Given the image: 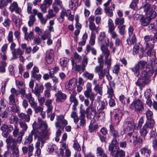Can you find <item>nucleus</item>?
I'll return each instance as SVG.
<instances>
[{
	"instance_id": "obj_33",
	"label": "nucleus",
	"mask_w": 157,
	"mask_h": 157,
	"mask_svg": "<svg viewBox=\"0 0 157 157\" xmlns=\"http://www.w3.org/2000/svg\"><path fill=\"white\" fill-rule=\"evenodd\" d=\"M102 89L103 86L102 85H100L99 84L96 85L94 88V91L96 92L97 94L98 93L101 95L102 94Z\"/></svg>"
},
{
	"instance_id": "obj_39",
	"label": "nucleus",
	"mask_w": 157,
	"mask_h": 157,
	"mask_svg": "<svg viewBox=\"0 0 157 157\" xmlns=\"http://www.w3.org/2000/svg\"><path fill=\"white\" fill-rule=\"evenodd\" d=\"M69 62V59L65 57L62 58L60 59V65L63 67H66Z\"/></svg>"
},
{
	"instance_id": "obj_14",
	"label": "nucleus",
	"mask_w": 157,
	"mask_h": 157,
	"mask_svg": "<svg viewBox=\"0 0 157 157\" xmlns=\"http://www.w3.org/2000/svg\"><path fill=\"white\" fill-rule=\"evenodd\" d=\"M10 10L11 12H15L16 13L18 14L21 16V9L20 8L17 2H13L11 3L9 7Z\"/></svg>"
},
{
	"instance_id": "obj_15",
	"label": "nucleus",
	"mask_w": 157,
	"mask_h": 157,
	"mask_svg": "<svg viewBox=\"0 0 157 157\" xmlns=\"http://www.w3.org/2000/svg\"><path fill=\"white\" fill-rule=\"evenodd\" d=\"M155 17L146 16V17L143 16L140 19L141 25L142 26H147L150 22L151 20Z\"/></svg>"
},
{
	"instance_id": "obj_27",
	"label": "nucleus",
	"mask_w": 157,
	"mask_h": 157,
	"mask_svg": "<svg viewBox=\"0 0 157 157\" xmlns=\"http://www.w3.org/2000/svg\"><path fill=\"white\" fill-rule=\"evenodd\" d=\"M97 114L96 116H97V118L98 120L100 121L101 122H104L105 120V113L104 111H98ZM96 112H97L96 111Z\"/></svg>"
},
{
	"instance_id": "obj_64",
	"label": "nucleus",
	"mask_w": 157,
	"mask_h": 157,
	"mask_svg": "<svg viewBox=\"0 0 157 157\" xmlns=\"http://www.w3.org/2000/svg\"><path fill=\"white\" fill-rule=\"evenodd\" d=\"M10 24L11 21L8 18H6L3 23L5 27L8 28L10 27Z\"/></svg>"
},
{
	"instance_id": "obj_38",
	"label": "nucleus",
	"mask_w": 157,
	"mask_h": 157,
	"mask_svg": "<svg viewBox=\"0 0 157 157\" xmlns=\"http://www.w3.org/2000/svg\"><path fill=\"white\" fill-rule=\"evenodd\" d=\"M106 35L105 33L104 32H101L98 37V43L101 45L103 44V42L105 38Z\"/></svg>"
},
{
	"instance_id": "obj_37",
	"label": "nucleus",
	"mask_w": 157,
	"mask_h": 157,
	"mask_svg": "<svg viewBox=\"0 0 157 157\" xmlns=\"http://www.w3.org/2000/svg\"><path fill=\"white\" fill-rule=\"evenodd\" d=\"M34 89V90H33L32 91L36 95H40V93L43 92L44 87L43 85H40L38 88L35 87Z\"/></svg>"
},
{
	"instance_id": "obj_53",
	"label": "nucleus",
	"mask_w": 157,
	"mask_h": 157,
	"mask_svg": "<svg viewBox=\"0 0 157 157\" xmlns=\"http://www.w3.org/2000/svg\"><path fill=\"white\" fill-rule=\"evenodd\" d=\"M71 117L73 119L74 122L75 124H76L78 122L79 117H78L76 112H73L71 114Z\"/></svg>"
},
{
	"instance_id": "obj_4",
	"label": "nucleus",
	"mask_w": 157,
	"mask_h": 157,
	"mask_svg": "<svg viewBox=\"0 0 157 157\" xmlns=\"http://www.w3.org/2000/svg\"><path fill=\"white\" fill-rule=\"evenodd\" d=\"M141 95H139L138 97H136V99L133 101L130 106L129 108L136 112L140 113L143 111L144 109V104L140 100Z\"/></svg>"
},
{
	"instance_id": "obj_62",
	"label": "nucleus",
	"mask_w": 157,
	"mask_h": 157,
	"mask_svg": "<svg viewBox=\"0 0 157 157\" xmlns=\"http://www.w3.org/2000/svg\"><path fill=\"white\" fill-rule=\"evenodd\" d=\"M108 58H105V63L107 65V67L106 68L108 69L109 70L111 64V58H110L109 59Z\"/></svg>"
},
{
	"instance_id": "obj_17",
	"label": "nucleus",
	"mask_w": 157,
	"mask_h": 157,
	"mask_svg": "<svg viewBox=\"0 0 157 157\" xmlns=\"http://www.w3.org/2000/svg\"><path fill=\"white\" fill-rule=\"evenodd\" d=\"M28 148L26 146H24L22 147V150L23 154H26L28 151V157H30L33 155V151L34 150V147L33 144L29 145Z\"/></svg>"
},
{
	"instance_id": "obj_58",
	"label": "nucleus",
	"mask_w": 157,
	"mask_h": 157,
	"mask_svg": "<svg viewBox=\"0 0 157 157\" xmlns=\"http://www.w3.org/2000/svg\"><path fill=\"white\" fill-rule=\"evenodd\" d=\"M35 21V18L34 16L31 15L29 17V20L28 21V25L29 27L32 26Z\"/></svg>"
},
{
	"instance_id": "obj_52",
	"label": "nucleus",
	"mask_w": 157,
	"mask_h": 157,
	"mask_svg": "<svg viewBox=\"0 0 157 157\" xmlns=\"http://www.w3.org/2000/svg\"><path fill=\"white\" fill-rule=\"evenodd\" d=\"M12 0H1L0 1V8L2 9L4 7L7 6L8 3L11 2Z\"/></svg>"
},
{
	"instance_id": "obj_26",
	"label": "nucleus",
	"mask_w": 157,
	"mask_h": 157,
	"mask_svg": "<svg viewBox=\"0 0 157 157\" xmlns=\"http://www.w3.org/2000/svg\"><path fill=\"white\" fill-rule=\"evenodd\" d=\"M52 100L48 99L47 100L45 103V105L47 107V112L48 114L51 113L53 108L52 105Z\"/></svg>"
},
{
	"instance_id": "obj_6",
	"label": "nucleus",
	"mask_w": 157,
	"mask_h": 157,
	"mask_svg": "<svg viewBox=\"0 0 157 157\" xmlns=\"http://www.w3.org/2000/svg\"><path fill=\"white\" fill-rule=\"evenodd\" d=\"M67 124V121L64 119V115H60L56 116V121L55 123L56 128H60L62 130H63L64 127Z\"/></svg>"
},
{
	"instance_id": "obj_63",
	"label": "nucleus",
	"mask_w": 157,
	"mask_h": 157,
	"mask_svg": "<svg viewBox=\"0 0 157 157\" xmlns=\"http://www.w3.org/2000/svg\"><path fill=\"white\" fill-rule=\"evenodd\" d=\"M107 94H108V98H112L114 95L113 90V88L110 87L108 89L107 92Z\"/></svg>"
},
{
	"instance_id": "obj_57",
	"label": "nucleus",
	"mask_w": 157,
	"mask_h": 157,
	"mask_svg": "<svg viewBox=\"0 0 157 157\" xmlns=\"http://www.w3.org/2000/svg\"><path fill=\"white\" fill-rule=\"evenodd\" d=\"M146 115L147 120H150L151 119H153V113L151 110L149 109H147L146 112Z\"/></svg>"
},
{
	"instance_id": "obj_10",
	"label": "nucleus",
	"mask_w": 157,
	"mask_h": 157,
	"mask_svg": "<svg viewBox=\"0 0 157 157\" xmlns=\"http://www.w3.org/2000/svg\"><path fill=\"white\" fill-rule=\"evenodd\" d=\"M13 129V127L12 125H10L9 126L5 123L3 124L0 128V130L2 131V136L5 137H7Z\"/></svg>"
},
{
	"instance_id": "obj_13",
	"label": "nucleus",
	"mask_w": 157,
	"mask_h": 157,
	"mask_svg": "<svg viewBox=\"0 0 157 157\" xmlns=\"http://www.w3.org/2000/svg\"><path fill=\"white\" fill-rule=\"evenodd\" d=\"M124 125L127 131H131L130 132H134L133 131L135 124L134 121L133 119H131L129 121H126L124 123Z\"/></svg>"
},
{
	"instance_id": "obj_3",
	"label": "nucleus",
	"mask_w": 157,
	"mask_h": 157,
	"mask_svg": "<svg viewBox=\"0 0 157 157\" xmlns=\"http://www.w3.org/2000/svg\"><path fill=\"white\" fill-rule=\"evenodd\" d=\"M151 68L150 70L148 71L149 74L145 70L142 71L141 72L140 76L138 78L137 81L135 82L136 85L139 86L141 90H142L146 85H148L150 82V77L154 72L152 65V60L151 61Z\"/></svg>"
},
{
	"instance_id": "obj_21",
	"label": "nucleus",
	"mask_w": 157,
	"mask_h": 157,
	"mask_svg": "<svg viewBox=\"0 0 157 157\" xmlns=\"http://www.w3.org/2000/svg\"><path fill=\"white\" fill-rule=\"evenodd\" d=\"M115 9V6L113 2L111 3V6L108 7H104V12L107 14L109 17H111L113 16V11Z\"/></svg>"
},
{
	"instance_id": "obj_50",
	"label": "nucleus",
	"mask_w": 157,
	"mask_h": 157,
	"mask_svg": "<svg viewBox=\"0 0 157 157\" xmlns=\"http://www.w3.org/2000/svg\"><path fill=\"white\" fill-rule=\"evenodd\" d=\"M147 128L146 127L144 126L143 128L140 130V135L142 137L144 138L148 133Z\"/></svg>"
},
{
	"instance_id": "obj_40",
	"label": "nucleus",
	"mask_w": 157,
	"mask_h": 157,
	"mask_svg": "<svg viewBox=\"0 0 157 157\" xmlns=\"http://www.w3.org/2000/svg\"><path fill=\"white\" fill-rule=\"evenodd\" d=\"M82 76L86 79L90 80H92L94 77V74L90 73L88 71H86L83 73Z\"/></svg>"
},
{
	"instance_id": "obj_1",
	"label": "nucleus",
	"mask_w": 157,
	"mask_h": 157,
	"mask_svg": "<svg viewBox=\"0 0 157 157\" xmlns=\"http://www.w3.org/2000/svg\"><path fill=\"white\" fill-rule=\"evenodd\" d=\"M36 122H34L33 125V129L28 136L25 137V140L24 143V145L30 144L33 140V135L34 139L37 138V142H41V147L45 143L46 138L48 135L49 133L47 131L48 125L45 121H41L39 126L37 128Z\"/></svg>"
},
{
	"instance_id": "obj_24",
	"label": "nucleus",
	"mask_w": 157,
	"mask_h": 157,
	"mask_svg": "<svg viewBox=\"0 0 157 157\" xmlns=\"http://www.w3.org/2000/svg\"><path fill=\"white\" fill-rule=\"evenodd\" d=\"M109 128L110 132L112 134L113 137L118 138L119 137L120 135L118 129L116 128L112 124L109 125Z\"/></svg>"
},
{
	"instance_id": "obj_56",
	"label": "nucleus",
	"mask_w": 157,
	"mask_h": 157,
	"mask_svg": "<svg viewBox=\"0 0 157 157\" xmlns=\"http://www.w3.org/2000/svg\"><path fill=\"white\" fill-rule=\"evenodd\" d=\"M88 58L86 57L85 56L84 57L82 62V65L81 67L82 71H83L85 70V67L88 63Z\"/></svg>"
},
{
	"instance_id": "obj_19",
	"label": "nucleus",
	"mask_w": 157,
	"mask_h": 157,
	"mask_svg": "<svg viewBox=\"0 0 157 157\" xmlns=\"http://www.w3.org/2000/svg\"><path fill=\"white\" fill-rule=\"evenodd\" d=\"M144 44L151 43V41L153 40V43H155L157 40V33H155L153 36L152 35H146L144 37Z\"/></svg>"
},
{
	"instance_id": "obj_2",
	"label": "nucleus",
	"mask_w": 157,
	"mask_h": 157,
	"mask_svg": "<svg viewBox=\"0 0 157 157\" xmlns=\"http://www.w3.org/2000/svg\"><path fill=\"white\" fill-rule=\"evenodd\" d=\"M92 86L91 83L88 82L86 85V90L84 93L85 97L87 98H89L91 102L89 106L86 108L85 111L86 118L90 119L91 118L92 115L95 117L97 114L96 106L94 105L93 103L95 95L92 92Z\"/></svg>"
},
{
	"instance_id": "obj_44",
	"label": "nucleus",
	"mask_w": 157,
	"mask_h": 157,
	"mask_svg": "<svg viewBox=\"0 0 157 157\" xmlns=\"http://www.w3.org/2000/svg\"><path fill=\"white\" fill-rule=\"evenodd\" d=\"M107 104L104 101H101L99 102V106L98 107V111H104L106 109Z\"/></svg>"
},
{
	"instance_id": "obj_31",
	"label": "nucleus",
	"mask_w": 157,
	"mask_h": 157,
	"mask_svg": "<svg viewBox=\"0 0 157 157\" xmlns=\"http://www.w3.org/2000/svg\"><path fill=\"white\" fill-rule=\"evenodd\" d=\"M19 124L20 128L22 129L20 132V133L22 135L24 134L25 132L28 129V126L24 121H20L19 123Z\"/></svg>"
},
{
	"instance_id": "obj_34",
	"label": "nucleus",
	"mask_w": 157,
	"mask_h": 157,
	"mask_svg": "<svg viewBox=\"0 0 157 157\" xmlns=\"http://www.w3.org/2000/svg\"><path fill=\"white\" fill-rule=\"evenodd\" d=\"M108 32L109 33L114 31L115 28L112 20L109 19L108 21Z\"/></svg>"
},
{
	"instance_id": "obj_45",
	"label": "nucleus",
	"mask_w": 157,
	"mask_h": 157,
	"mask_svg": "<svg viewBox=\"0 0 157 157\" xmlns=\"http://www.w3.org/2000/svg\"><path fill=\"white\" fill-rule=\"evenodd\" d=\"M126 25H119L117 28L118 29V32L121 35H124L126 33Z\"/></svg>"
},
{
	"instance_id": "obj_7",
	"label": "nucleus",
	"mask_w": 157,
	"mask_h": 157,
	"mask_svg": "<svg viewBox=\"0 0 157 157\" xmlns=\"http://www.w3.org/2000/svg\"><path fill=\"white\" fill-rule=\"evenodd\" d=\"M141 8L143 9L146 16L156 17V12L153 10L150 4L146 2Z\"/></svg>"
},
{
	"instance_id": "obj_48",
	"label": "nucleus",
	"mask_w": 157,
	"mask_h": 157,
	"mask_svg": "<svg viewBox=\"0 0 157 157\" xmlns=\"http://www.w3.org/2000/svg\"><path fill=\"white\" fill-rule=\"evenodd\" d=\"M127 43L128 45L134 44L136 41L137 40L135 34L133 35L131 38L128 39L127 40Z\"/></svg>"
},
{
	"instance_id": "obj_20",
	"label": "nucleus",
	"mask_w": 157,
	"mask_h": 157,
	"mask_svg": "<svg viewBox=\"0 0 157 157\" xmlns=\"http://www.w3.org/2000/svg\"><path fill=\"white\" fill-rule=\"evenodd\" d=\"M80 115L79 117V120H80L79 125H77V128H80V127H83L86 124V121L85 119V116L84 111H80Z\"/></svg>"
},
{
	"instance_id": "obj_30",
	"label": "nucleus",
	"mask_w": 157,
	"mask_h": 157,
	"mask_svg": "<svg viewBox=\"0 0 157 157\" xmlns=\"http://www.w3.org/2000/svg\"><path fill=\"white\" fill-rule=\"evenodd\" d=\"M155 122L154 119L147 120L146 123L144 125L147 128H152L154 127Z\"/></svg>"
},
{
	"instance_id": "obj_42",
	"label": "nucleus",
	"mask_w": 157,
	"mask_h": 157,
	"mask_svg": "<svg viewBox=\"0 0 157 157\" xmlns=\"http://www.w3.org/2000/svg\"><path fill=\"white\" fill-rule=\"evenodd\" d=\"M147 64V62L145 60H142L139 61L136 64L140 69H144L145 68Z\"/></svg>"
},
{
	"instance_id": "obj_9",
	"label": "nucleus",
	"mask_w": 157,
	"mask_h": 157,
	"mask_svg": "<svg viewBox=\"0 0 157 157\" xmlns=\"http://www.w3.org/2000/svg\"><path fill=\"white\" fill-rule=\"evenodd\" d=\"M154 43L151 42L144 44L145 45V50L148 49L147 52V55L153 59H155L156 58L155 51V50L153 51L154 47Z\"/></svg>"
},
{
	"instance_id": "obj_36",
	"label": "nucleus",
	"mask_w": 157,
	"mask_h": 157,
	"mask_svg": "<svg viewBox=\"0 0 157 157\" xmlns=\"http://www.w3.org/2000/svg\"><path fill=\"white\" fill-rule=\"evenodd\" d=\"M97 154L98 156L107 157L106 154L104 153V150L101 147H98L97 149Z\"/></svg>"
},
{
	"instance_id": "obj_5",
	"label": "nucleus",
	"mask_w": 157,
	"mask_h": 157,
	"mask_svg": "<svg viewBox=\"0 0 157 157\" xmlns=\"http://www.w3.org/2000/svg\"><path fill=\"white\" fill-rule=\"evenodd\" d=\"M95 72L97 73L99 79H102L106 76L108 81H111L112 79V77L109 74V70L108 69L104 68L103 67L95 68Z\"/></svg>"
},
{
	"instance_id": "obj_46",
	"label": "nucleus",
	"mask_w": 157,
	"mask_h": 157,
	"mask_svg": "<svg viewBox=\"0 0 157 157\" xmlns=\"http://www.w3.org/2000/svg\"><path fill=\"white\" fill-rule=\"evenodd\" d=\"M124 18L117 17L115 20V23L116 25H124Z\"/></svg>"
},
{
	"instance_id": "obj_12",
	"label": "nucleus",
	"mask_w": 157,
	"mask_h": 157,
	"mask_svg": "<svg viewBox=\"0 0 157 157\" xmlns=\"http://www.w3.org/2000/svg\"><path fill=\"white\" fill-rule=\"evenodd\" d=\"M56 101L57 102L62 103L67 98V95L63 93L61 90H58L55 94Z\"/></svg>"
},
{
	"instance_id": "obj_11",
	"label": "nucleus",
	"mask_w": 157,
	"mask_h": 157,
	"mask_svg": "<svg viewBox=\"0 0 157 157\" xmlns=\"http://www.w3.org/2000/svg\"><path fill=\"white\" fill-rule=\"evenodd\" d=\"M105 44H102L101 47V49L102 53L105 55V58H108L110 54V52L108 49L107 47L109 45V39L108 38L106 37L105 40Z\"/></svg>"
},
{
	"instance_id": "obj_16",
	"label": "nucleus",
	"mask_w": 157,
	"mask_h": 157,
	"mask_svg": "<svg viewBox=\"0 0 157 157\" xmlns=\"http://www.w3.org/2000/svg\"><path fill=\"white\" fill-rule=\"evenodd\" d=\"M6 140V142L7 144L6 147L8 150H10V147L13 145L14 146H17L16 142L15 139L13 138L12 136H7Z\"/></svg>"
},
{
	"instance_id": "obj_59",
	"label": "nucleus",
	"mask_w": 157,
	"mask_h": 157,
	"mask_svg": "<svg viewBox=\"0 0 157 157\" xmlns=\"http://www.w3.org/2000/svg\"><path fill=\"white\" fill-rule=\"evenodd\" d=\"M125 151L122 150H121L117 151V154L115 156L117 157H124Z\"/></svg>"
},
{
	"instance_id": "obj_29",
	"label": "nucleus",
	"mask_w": 157,
	"mask_h": 157,
	"mask_svg": "<svg viewBox=\"0 0 157 157\" xmlns=\"http://www.w3.org/2000/svg\"><path fill=\"white\" fill-rule=\"evenodd\" d=\"M140 151L141 155L144 157H149L151 152L150 149L145 147L142 148Z\"/></svg>"
},
{
	"instance_id": "obj_55",
	"label": "nucleus",
	"mask_w": 157,
	"mask_h": 157,
	"mask_svg": "<svg viewBox=\"0 0 157 157\" xmlns=\"http://www.w3.org/2000/svg\"><path fill=\"white\" fill-rule=\"evenodd\" d=\"M9 104L10 105H15L16 104V101L15 98V96L13 94H11L9 98Z\"/></svg>"
},
{
	"instance_id": "obj_51",
	"label": "nucleus",
	"mask_w": 157,
	"mask_h": 157,
	"mask_svg": "<svg viewBox=\"0 0 157 157\" xmlns=\"http://www.w3.org/2000/svg\"><path fill=\"white\" fill-rule=\"evenodd\" d=\"M96 38V35L94 33L92 32L91 34L90 37L89 41V44L91 46H92L94 45L95 44V39Z\"/></svg>"
},
{
	"instance_id": "obj_22",
	"label": "nucleus",
	"mask_w": 157,
	"mask_h": 157,
	"mask_svg": "<svg viewBox=\"0 0 157 157\" xmlns=\"http://www.w3.org/2000/svg\"><path fill=\"white\" fill-rule=\"evenodd\" d=\"M24 51L19 48L17 49H14L12 51L13 57L11 58V60L16 59L17 58V55H22L24 53Z\"/></svg>"
},
{
	"instance_id": "obj_28",
	"label": "nucleus",
	"mask_w": 157,
	"mask_h": 157,
	"mask_svg": "<svg viewBox=\"0 0 157 157\" xmlns=\"http://www.w3.org/2000/svg\"><path fill=\"white\" fill-rule=\"evenodd\" d=\"M69 6L72 10H75L79 6L78 0H71L69 2Z\"/></svg>"
},
{
	"instance_id": "obj_43",
	"label": "nucleus",
	"mask_w": 157,
	"mask_h": 157,
	"mask_svg": "<svg viewBox=\"0 0 157 157\" xmlns=\"http://www.w3.org/2000/svg\"><path fill=\"white\" fill-rule=\"evenodd\" d=\"M122 117V114L120 113H118L116 114L114 117V119L113 120L114 123L117 124L120 122Z\"/></svg>"
},
{
	"instance_id": "obj_32",
	"label": "nucleus",
	"mask_w": 157,
	"mask_h": 157,
	"mask_svg": "<svg viewBox=\"0 0 157 157\" xmlns=\"http://www.w3.org/2000/svg\"><path fill=\"white\" fill-rule=\"evenodd\" d=\"M69 101L71 103H73L72 108L74 110L76 109V107L78 104V100L76 98V97H70Z\"/></svg>"
},
{
	"instance_id": "obj_49",
	"label": "nucleus",
	"mask_w": 157,
	"mask_h": 157,
	"mask_svg": "<svg viewBox=\"0 0 157 157\" xmlns=\"http://www.w3.org/2000/svg\"><path fill=\"white\" fill-rule=\"evenodd\" d=\"M68 10H66L64 9H63L61 12L60 17V19H62V21H63L64 19V17L65 16H66L67 17L68 16V11H67Z\"/></svg>"
},
{
	"instance_id": "obj_35",
	"label": "nucleus",
	"mask_w": 157,
	"mask_h": 157,
	"mask_svg": "<svg viewBox=\"0 0 157 157\" xmlns=\"http://www.w3.org/2000/svg\"><path fill=\"white\" fill-rule=\"evenodd\" d=\"M134 75L137 77L140 74V69L137 65L135 64L134 67L130 68Z\"/></svg>"
},
{
	"instance_id": "obj_54",
	"label": "nucleus",
	"mask_w": 157,
	"mask_h": 157,
	"mask_svg": "<svg viewBox=\"0 0 157 157\" xmlns=\"http://www.w3.org/2000/svg\"><path fill=\"white\" fill-rule=\"evenodd\" d=\"M41 142H36L35 144V147L37 149V150L36 152L35 155L38 156H40L41 154V150L39 148Z\"/></svg>"
},
{
	"instance_id": "obj_23",
	"label": "nucleus",
	"mask_w": 157,
	"mask_h": 157,
	"mask_svg": "<svg viewBox=\"0 0 157 157\" xmlns=\"http://www.w3.org/2000/svg\"><path fill=\"white\" fill-rule=\"evenodd\" d=\"M76 83V81L75 79L73 78L71 79L66 86V89L69 90H73L75 88Z\"/></svg>"
},
{
	"instance_id": "obj_8",
	"label": "nucleus",
	"mask_w": 157,
	"mask_h": 157,
	"mask_svg": "<svg viewBox=\"0 0 157 157\" xmlns=\"http://www.w3.org/2000/svg\"><path fill=\"white\" fill-rule=\"evenodd\" d=\"M127 135L129 137V142H132L134 146H135L138 143L141 144L143 143V139L140 137H138L135 134V132H128L127 134Z\"/></svg>"
},
{
	"instance_id": "obj_25",
	"label": "nucleus",
	"mask_w": 157,
	"mask_h": 157,
	"mask_svg": "<svg viewBox=\"0 0 157 157\" xmlns=\"http://www.w3.org/2000/svg\"><path fill=\"white\" fill-rule=\"evenodd\" d=\"M11 149L12 150V153L10 154V157H19V150L18 146H14L13 145L10 147Z\"/></svg>"
},
{
	"instance_id": "obj_61",
	"label": "nucleus",
	"mask_w": 157,
	"mask_h": 157,
	"mask_svg": "<svg viewBox=\"0 0 157 157\" xmlns=\"http://www.w3.org/2000/svg\"><path fill=\"white\" fill-rule=\"evenodd\" d=\"M37 97L38 102L40 105H42L45 102V99L44 97H42L40 95H36Z\"/></svg>"
},
{
	"instance_id": "obj_47",
	"label": "nucleus",
	"mask_w": 157,
	"mask_h": 157,
	"mask_svg": "<svg viewBox=\"0 0 157 157\" xmlns=\"http://www.w3.org/2000/svg\"><path fill=\"white\" fill-rule=\"evenodd\" d=\"M10 123V124H17L18 121V119L16 116H11L9 118Z\"/></svg>"
},
{
	"instance_id": "obj_18",
	"label": "nucleus",
	"mask_w": 157,
	"mask_h": 157,
	"mask_svg": "<svg viewBox=\"0 0 157 157\" xmlns=\"http://www.w3.org/2000/svg\"><path fill=\"white\" fill-rule=\"evenodd\" d=\"M25 98L28 100L30 106L33 109L35 108L37 105V103L35 101L34 98L32 97L31 93H29L25 95Z\"/></svg>"
},
{
	"instance_id": "obj_41",
	"label": "nucleus",
	"mask_w": 157,
	"mask_h": 157,
	"mask_svg": "<svg viewBox=\"0 0 157 157\" xmlns=\"http://www.w3.org/2000/svg\"><path fill=\"white\" fill-rule=\"evenodd\" d=\"M86 49L87 53L91 52L92 54L94 56H96L97 54V50L94 48L89 45H87L86 46Z\"/></svg>"
},
{
	"instance_id": "obj_60",
	"label": "nucleus",
	"mask_w": 157,
	"mask_h": 157,
	"mask_svg": "<svg viewBox=\"0 0 157 157\" xmlns=\"http://www.w3.org/2000/svg\"><path fill=\"white\" fill-rule=\"evenodd\" d=\"M98 61L99 64V65L96 66L95 68L103 67H104V62L103 61V58L101 56L98 58Z\"/></svg>"
}]
</instances>
